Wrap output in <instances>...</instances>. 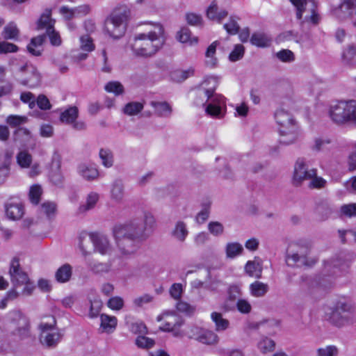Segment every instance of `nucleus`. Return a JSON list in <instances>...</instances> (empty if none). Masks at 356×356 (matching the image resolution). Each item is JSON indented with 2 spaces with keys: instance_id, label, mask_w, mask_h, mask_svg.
I'll return each mask as SVG.
<instances>
[{
  "instance_id": "f257e3e1",
  "label": "nucleus",
  "mask_w": 356,
  "mask_h": 356,
  "mask_svg": "<svg viewBox=\"0 0 356 356\" xmlns=\"http://www.w3.org/2000/svg\"><path fill=\"white\" fill-rule=\"evenodd\" d=\"M113 234L119 251L123 257L134 254L139 248V243L147 238L144 229L139 227L136 222L115 225Z\"/></svg>"
},
{
  "instance_id": "f03ea898",
  "label": "nucleus",
  "mask_w": 356,
  "mask_h": 356,
  "mask_svg": "<svg viewBox=\"0 0 356 356\" xmlns=\"http://www.w3.org/2000/svg\"><path fill=\"white\" fill-rule=\"evenodd\" d=\"M218 81L216 77L211 76L204 81L201 87L195 91L197 99L195 103L197 105L204 106L206 113L214 118H221L223 116L222 108L225 106V97L214 92Z\"/></svg>"
},
{
  "instance_id": "7ed1b4c3",
  "label": "nucleus",
  "mask_w": 356,
  "mask_h": 356,
  "mask_svg": "<svg viewBox=\"0 0 356 356\" xmlns=\"http://www.w3.org/2000/svg\"><path fill=\"white\" fill-rule=\"evenodd\" d=\"M164 41L163 28L158 24L154 31L136 35L131 44V49L137 56L149 57L162 47Z\"/></svg>"
},
{
  "instance_id": "20e7f679",
  "label": "nucleus",
  "mask_w": 356,
  "mask_h": 356,
  "mask_svg": "<svg viewBox=\"0 0 356 356\" xmlns=\"http://www.w3.org/2000/svg\"><path fill=\"white\" fill-rule=\"evenodd\" d=\"M9 67L17 81L25 86L35 88L41 82V74L37 67L21 59L10 60Z\"/></svg>"
},
{
  "instance_id": "39448f33",
  "label": "nucleus",
  "mask_w": 356,
  "mask_h": 356,
  "mask_svg": "<svg viewBox=\"0 0 356 356\" xmlns=\"http://www.w3.org/2000/svg\"><path fill=\"white\" fill-rule=\"evenodd\" d=\"M275 119L280 126V143L289 145L296 142L300 131L292 115L281 108L276 111Z\"/></svg>"
},
{
  "instance_id": "423d86ee",
  "label": "nucleus",
  "mask_w": 356,
  "mask_h": 356,
  "mask_svg": "<svg viewBox=\"0 0 356 356\" xmlns=\"http://www.w3.org/2000/svg\"><path fill=\"white\" fill-rule=\"evenodd\" d=\"M296 8V18L302 28L316 26L321 19L314 0H290Z\"/></svg>"
},
{
  "instance_id": "0eeeda50",
  "label": "nucleus",
  "mask_w": 356,
  "mask_h": 356,
  "mask_svg": "<svg viewBox=\"0 0 356 356\" xmlns=\"http://www.w3.org/2000/svg\"><path fill=\"white\" fill-rule=\"evenodd\" d=\"M310 247L306 243H296L292 244L286 253V261L288 266H312L317 260L310 257Z\"/></svg>"
},
{
  "instance_id": "6e6552de",
  "label": "nucleus",
  "mask_w": 356,
  "mask_h": 356,
  "mask_svg": "<svg viewBox=\"0 0 356 356\" xmlns=\"http://www.w3.org/2000/svg\"><path fill=\"white\" fill-rule=\"evenodd\" d=\"M7 326L12 334L21 340L31 337L30 321L20 310L14 309L8 314Z\"/></svg>"
},
{
  "instance_id": "1a4fd4ad",
  "label": "nucleus",
  "mask_w": 356,
  "mask_h": 356,
  "mask_svg": "<svg viewBox=\"0 0 356 356\" xmlns=\"http://www.w3.org/2000/svg\"><path fill=\"white\" fill-rule=\"evenodd\" d=\"M8 273L14 288L24 286L22 293L26 296H30L32 293L35 289L34 284L21 267L18 258L14 257L11 260Z\"/></svg>"
},
{
  "instance_id": "9d476101",
  "label": "nucleus",
  "mask_w": 356,
  "mask_h": 356,
  "mask_svg": "<svg viewBox=\"0 0 356 356\" xmlns=\"http://www.w3.org/2000/svg\"><path fill=\"white\" fill-rule=\"evenodd\" d=\"M356 102L339 101L330 105L329 115L337 124H350L354 116Z\"/></svg>"
},
{
  "instance_id": "9b49d317",
  "label": "nucleus",
  "mask_w": 356,
  "mask_h": 356,
  "mask_svg": "<svg viewBox=\"0 0 356 356\" xmlns=\"http://www.w3.org/2000/svg\"><path fill=\"white\" fill-rule=\"evenodd\" d=\"M49 321L42 322L39 325L41 331L40 341L43 346L49 348H53L61 341L63 334L56 328V321L55 318L49 316Z\"/></svg>"
},
{
  "instance_id": "f8f14e48",
  "label": "nucleus",
  "mask_w": 356,
  "mask_h": 356,
  "mask_svg": "<svg viewBox=\"0 0 356 356\" xmlns=\"http://www.w3.org/2000/svg\"><path fill=\"white\" fill-rule=\"evenodd\" d=\"M126 19L125 12H114L106 18L104 23V29L110 37L113 39H119L124 35L126 31L124 24Z\"/></svg>"
},
{
  "instance_id": "ddd939ff",
  "label": "nucleus",
  "mask_w": 356,
  "mask_h": 356,
  "mask_svg": "<svg viewBox=\"0 0 356 356\" xmlns=\"http://www.w3.org/2000/svg\"><path fill=\"white\" fill-rule=\"evenodd\" d=\"M353 307L349 303L338 302L329 316V321L334 325L341 327L351 321Z\"/></svg>"
},
{
  "instance_id": "4468645a",
  "label": "nucleus",
  "mask_w": 356,
  "mask_h": 356,
  "mask_svg": "<svg viewBox=\"0 0 356 356\" xmlns=\"http://www.w3.org/2000/svg\"><path fill=\"white\" fill-rule=\"evenodd\" d=\"M46 35L49 36L52 45L58 46L60 44L61 40L60 35L53 28L49 31H47L46 34L38 35L31 40L30 43L27 45V50L31 55L39 56L42 54L43 50L42 46L45 40Z\"/></svg>"
},
{
  "instance_id": "2eb2a0df",
  "label": "nucleus",
  "mask_w": 356,
  "mask_h": 356,
  "mask_svg": "<svg viewBox=\"0 0 356 356\" xmlns=\"http://www.w3.org/2000/svg\"><path fill=\"white\" fill-rule=\"evenodd\" d=\"M162 318L165 319L164 323L161 329L165 332H172L173 335L176 337H183V332L179 327L184 324V320L175 313L166 312L162 316H159L157 320L159 321Z\"/></svg>"
},
{
  "instance_id": "dca6fc26",
  "label": "nucleus",
  "mask_w": 356,
  "mask_h": 356,
  "mask_svg": "<svg viewBox=\"0 0 356 356\" xmlns=\"http://www.w3.org/2000/svg\"><path fill=\"white\" fill-rule=\"evenodd\" d=\"M316 175V169H309L306 161L302 158H299L294 165L293 184L300 185L302 181L310 179Z\"/></svg>"
},
{
  "instance_id": "f3484780",
  "label": "nucleus",
  "mask_w": 356,
  "mask_h": 356,
  "mask_svg": "<svg viewBox=\"0 0 356 356\" xmlns=\"http://www.w3.org/2000/svg\"><path fill=\"white\" fill-rule=\"evenodd\" d=\"M191 332L193 334L189 337L195 339L202 343L214 345L218 342V337L213 331L193 327Z\"/></svg>"
},
{
  "instance_id": "a211bd4d",
  "label": "nucleus",
  "mask_w": 356,
  "mask_h": 356,
  "mask_svg": "<svg viewBox=\"0 0 356 356\" xmlns=\"http://www.w3.org/2000/svg\"><path fill=\"white\" fill-rule=\"evenodd\" d=\"M61 158L58 154L52 156V164L49 175V181L55 186L60 187L64 182V177L60 170Z\"/></svg>"
},
{
  "instance_id": "6ab92c4d",
  "label": "nucleus",
  "mask_w": 356,
  "mask_h": 356,
  "mask_svg": "<svg viewBox=\"0 0 356 356\" xmlns=\"http://www.w3.org/2000/svg\"><path fill=\"white\" fill-rule=\"evenodd\" d=\"M89 236L95 251L101 254H107L111 252L112 246L106 236L97 233H90Z\"/></svg>"
},
{
  "instance_id": "aec40b11",
  "label": "nucleus",
  "mask_w": 356,
  "mask_h": 356,
  "mask_svg": "<svg viewBox=\"0 0 356 356\" xmlns=\"http://www.w3.org/2000/svg\"><path fill=\"white\" fill-rule=\"evenodd\" d=\"M13 138L15 141L19 142L23 146H29L32 144V147L35 146V139L31 131L26 127H18L13 132Z\"/></svg>"
},
{
  "instance_id": "412c9836",
  "label": "nucleus",
  "mask_w": 356,
  "mask_h": 356,
  "mask_svg": "<svg viewBox=\"0 0 356 356\" xmlns=\"http://www.w3.org/2000/svg\"><path fill=\"white\" fill-rule=\"evenodd\" d=\"M111 199L116 202H122L125 195V188L123 181L120 179L115 180L111 185Z\"/></svg>"
},
{
  "instance_id": "4be33fe9",
  "label": "nucleus",
  "mask_w": 356,
  "mask_h": 356,
  "mask_svg": "<svg viewBox=\"0 0 356 356\" xmlns=\"http://www.w3.org/2000/svg\"><path fill=\"white\" fill-rule=\"evenodd\" d=\"M334 210V207L330 202L322 200L316 204L315 213L320 220H325L331 216Z\"/></svg>"
},
{
  "instance_id": "5701e85b",
  "label": "nucleus",
  "mask_w": 356,
  "mask_h": 356,
  "mask_svg": "<svg viewBox=\"0 0 356 356\" xmlns=\"http://www.w3.org/2000/svg\"><path fill=\"white\" fill-rule=\"evenodd\" d=\"M5 209L6 216L13 220L21 219L24 213V207L20 203L7 202Z\"/></svg>"
},
{
  "instance_id": "b1692460",
  "label": "nucleus",
  "mask_w": 356,
  "mask_h": 356,
  "mask_svg": "<svg viewBox=\"0 0 356 356\" xmlns=\"http://www.w3.org/2000/svg\"><path fill=\"white\" fill-rule=\"evenodd\" d=\"M67 12L70 14V15L67 16V19L70 20L73 17H79L88 15L90 12V7L87 4L81 5L72 8H69L67 6L60 7V13H65Z\"/></svg>"
},
{
  "instance_id": "393cba45",
  "label": "nucleus",
  "mask_w": 356,
  "mask_h": 356,
  "mask_svg": "<svg viewBox=\"0 0 356 356\" xmlns=\"http://www.w3.org/2000/svg\"><path fill=\"white\" fill-rule=\"evenodd\" d=\"M100 321L99 329L102 332L111 333L117 326L118 320L115 316L102 314L100 315Z\"/></svg>"
},
{
  "instance_id": "a878e982",
  "label": "nucleus",
  "mask_w": 356,
  "mask_h": 356,
  "mask_svg": "<svg viewBox=\"0 0 356 356\" xmlns=\"http://www.w3.org/2000/svg\"><path fill=\"white\" fill-rule=\"evenodd\" d=\"M218 45L219 42L216 40L207 47L205 52V65L207 67L213 68L217 66L218 58L216 57V52Z\"/></svg>"
},
{
  "instance_id": "bb28decb",
  "label": "nucleus",
  "mask_w": 356,
  "mask_h": 356,
  "mask_svg": "<svg viewBox=\"0 0 356 356\" xmlns=\"http://www.w3.org/2000/svg\"><path fill=\"white\" fill-rule=\"evenodd\" d=\"M171 235L178 241L184 242L188 235L186 222L181 220L177 221L171 232Z\"/></svg>"
},
{
  "instance_id": "cd10ccee",
  "label": "nucleus",
  "mask_w": 356,
  "mask_h": 356,
  "mask_svg": "<svg viewBox=\"0 0 356 356\" xmlns=\"http://www.w3.org/2000/svg\"><path fill=\"white\" fill-rule=\"evenodd\" d=\"M51 10H46L40 16L37 23V29L38 30L46 29L47 31H49L54 26L55 21L51 19Z\"/></svg>"
},
{
  "instance_id": "c85d7f7f",
  "label": "nucleus",
  "mask_w": 356,
  "mask_h": 356,
  "mask_svg": "<svg viewBox=\"0 0 356 356\" xmlns=\"http://www.w3.org/2000/svg\"><path fill=\"white\" fill-rule=\"evenodd\" d=\"M112 264L110 261L106 262H100L92 261L88 264L89 270L94 274L102 275L108 273L111 271Z\"/></svg>"
},
{
  "instance_id": "c756f323",
  "label": "nucleus",
  "mask_w": 356,
  "mask_h": 356,
  "mask_svg": "<svg viewBox=\"0 0 356 356\" xmlns=\"http://www.w3.org/2000/svg\"><path fill=\"white\" fill-rule=\"evenodd\" d=\"M150 105L154 108L155 113L158 116L168 118L171 115L172 109L168 102L152 101L150 102Z\"/></svg>"
},
{
  "instance_id": "7c9ffc66",
  "label": "nucleus",
  "mask_w": 356,
  "mask_h": 356,
  "mask_svg": "<svg viewBox=\"0 0 356 356\" xmlns=\"http://www.w3.org/2000/svg\"><path fill=\"white\" fill-rule=\"evenodd\" d=\"M79 173L88 181L95 180L99 177V171L96 168L85 164L79 166Z\"/></svg>"
},
{
  "instance_id": "2f4dec72",
  "label": "nucleus",
  "mask_w": 356,
  "mask_h": 356,
  "mask_svg": "<svg viewBox=\"0 0 356 356\" xmlns=\"http://www.w3.org/2000/svg\"><path fill=\"white\" fill-rule=\"evenodd\" d=\"M225 254L227 259H234L243 252V245L238 242H229L225 245Z\"/></svg>"
},
{
  "instance_id": "473e14b6",
  "label": "nucleus",
  "mask_w": 356,
  "mask_h": 356,
  "mask_svg": "<svg viewBox=\"0 0 356 356\" xmlns=\"http://www.w3.org/2000/svg\"><path fill=\"white\" fill-rule=\"evenodd\" d=\"M268 290V285L259 281H255L250 285V294L256 298L264 296Z\"/></svg>"
},
{
  "instance_id": "72a5a7b5",
  "label": "nucleus",
  "mask_w": 356,
  "mask_h": 356,
  "mask_svg": "<svg viewBox=\"0 0 356 356\" xmlns=\"http://www.w3.org/2000/svg\"><path fill=\"white\" fill-rule=\"evenodd\" d=\"M177 39L181 43H187L189 45L197 44L198 38L197 37H191V33L188 28L184 27L177 33Z\"/></svg>"
},
{
  "instance_id": "f704fd0d",
  "label": "nucleus",
  "mask_w": 356,
  "mask_h": 356,
  "mask_svg": "<svg viewBox=\"0 0 356 356\" xmlns=\"http://www.w3.org/2000/svg\"><path fill=\"white\" fill-rule=\"evenodd\" d=\"M227 12L226 10H222L218 12V6L216 2L213 1L207 9V17L212 20H216L220 22L225 17L227 16Z\"/></svg>"
},
{
  "instance_id": "c9c22d12",
  "label": "nucleus",
  "mask_w": 356,
  "mask_h": 356,
  "mask_svg": "<svg viewBox=\"0 0 356 356\" xmlns=\"http://www.w3.org/2000/svg\"><path fill=\"white\" fill-rule=\"evenodd\" d=\"M245 271L251 277H261L262 266L256 261H248L245 266Z\"/></svg>"
},
{
  "instance_id": "e433bc0d",
  "label": "nucleus",
  "mask_w": 356,
  "mask_h": 356,
  "mask_svg": "<svg viewBox=\"0 0 356 356\" xmlns=\"http://www.w3.org/2000/svg\"><path fill=\"white\" fill-rule=\"evenodd\" d=\"M340 10L350 17L355 18L353 19V23L356 26V0H345L339 6Z\"/></svg>"
},
{
  "instance_id": "4c0bfd02",
  "label": "nucleus",
  "mask_w": 356,
  "mask_h": 356,
  "mask_svg": "<svg viewBox=\"0 0 356 356\" xmlns=\"http://www.w3.org/2000/svg\"><path fill=\"white\" fill-rule=\"evenodd\" d=\"M72 267L70 264H64L60 266L56 272V280L60 283H64L70 280L72 276Z\"/></svg>"
},
{
  "instance_id": "58836bf2",
  "label": "nucleus",
  "mask_w": 356,
  "mask_h": 356,
  "mask_svg": "<svg viewBox=\"0 0 356 356\" xmlns=\"http://www.w3.org/2000/svg\"><path fill=\"white\" fill-rule=\"evenodd\" d=\"M79 111L77 107L71 106L61 113L60 120L66 124H72L78 117Z\"/></svg>"
},
{
  "instance_id": "ea45409f",
  "label": "nucleus",
  "mask_w": 356,
  "mask_h": 356,
  "mask_svg": "<svg viewBox=\"0 0 356 356\" xmlns=\"http://www.w3.org/2000/svg\"><path fill=\"white\" fill-rule=\"evenodd\" d=\"M250 42L257 47H266L270 45L271 40L266 34L254 33L251 37Z\"/></svg>"
},
{
  "instance_id": "a19ab883",
  "label": "nucleus",
  "mask_w": 356,
  "mask_h": 356,
  "mask_svg": "<svg viewBox=\"0 0 356 356\" xmlns=\"http://www.w3.org/2000/svg\"><path fill=\"white\" fill-rule=\"evenodd\" d=\"M19 35V30L14 22L7 24L2 32V35L6 40H17Z\"/></svg>"
},
{
  "instance_id": "79ce46f5",
  "label": "nucleus",
  "mask_w": 356,
  "mask_h": 356,
  "mask_svg": "<svg viewBox=\"0 0 356 356\" xmlns=\"http://www.w3.org/2000/svg\"><path fill=\"white\" fill-rule=\"evenodd\" d=\"M212 321L215 323L216 330L217 332L225 331L228 328L229 322L228 320L223 318L220 313L213 312L211 315Z\"/></svg>"
},
{
  "instance_id": "37998d69",
  "label": "nucleus",
  "mask_w": 356,
  "mask_h": 356,
  "mask_svg": "<svg viewBox=\"0 0 356 356\" xmlns=\"http://www.w3.org/2000/svg\"><path fill=\"white\" fill-rule=\"evenodd\" d=\"M17 164L22 168H28L31 167L33 158L30 153L26 150L19 152L16 156Z\"/></svg>"
},
{
  "instance_id": "c03bdc74",
  "label": "nucleus",
  "mask_w": 356,
  "mask_h": 356,
  "mask_svg": "<svg viewBox=\"0 0 356 356\" xmlns=\"http://www.w3.org/2000/svg\"><path fill=\"white\" fill-rule=\"evenodd\" d=\"M194 74V70L193 68H188L187 70H177L171 73V79L175 82H182L191 77Z\"/></svg>"
},
{
  "instance_id": "a18cd8bd",
  "label": "nucleus",
  "mask_w": 356,
  "mask_h": 356,
  "mask_svg": "<svg viewBox=\"0 0 356 356\" xmlns=\"http://www.w3.org/2000/svg\"><path fill=\"white\" fill-rule=\"evenodd\" d=\"M99 194L95 192H90L86 198L85 204L79 207V211L83 213L93 209L99 200Z\"/></svg>"
},
{
  "instance_id": "49530a36",
  "label": "nucleus",
  "mask_w": 356,
  "mask_h": 356,
  "mask_svg": "<svg viewBox=\"0 0 356 356\" xmlns=\"http://www.w3.org/2000/svg\"><path fill=\"white\" fill-rule=\"evenodd\" d=\"M144 108L143 103L138 102H131L127 103L123 108L122 111L127 115H136L138 114Z\"/></svg>"
},
{
  "instance_id": "de8ad7c7",
  "label": "nucleus",
  "mask_w": 356,
  "mask_h": 356,
  "mask_svg": "<svg viewBox=\"0 0 356 356\" xmlns=\"http://www.w3.org/2000/svg\"><path fill=\"white\" fill-rule=\"evenodd\" d=\"M257 347L262 353L266 354L275 350V343L271 339L264 337L259 341Z\"/></svg>"
},
{
  "instance_id": "09e8293b",
  "label": "nucleus",
  "mask_w": 356,
  "mask_h": 356,
  "mask_svg": "<svg viewBox=\"0 0 356 356\" xmlns=\"http://www.w3.org/2000/svg\"><path fill=\"white\" fill-rule=\"evenodd\" d=\"M28 122L25 115H10L6 119V122L12 128L20 127Z\"/></svg>"
},
{
  "instance_id": "8fccbe9b",
  "label": "nucleus",
  "mask_w": 356,
  "mask_h": 356,
  "mask_svg": "<svg viewBox=\"0 0 356 356\" xmlns=\"http://www.w3.org/2000/svg\"><path fill=\"white\" fill-rule=\"evenodd\" d=\"M134 222H135V221ZM136 223L139 227H142L144 229V232L147 238L150 231H152L154 227L156 222L154 216L150 213L145 212L144 213V225H139L137 222H136Z\"/></svg>"
},
{
  "instance_id": "3c124183",
  "label": "nucleus",
  "mask_w": 356,
  "mask_h": 356,
  "mask_svg": "<svg viewBox=\"0 0 356 356\" xmlns=\"http://www.w3.org/2000/svg\"><path fill=\"white\" fill-rule=\"evenodd\" d=\"M339 348L334 345L320 347L316 350V356H338Z\"/></svg>"
},
{
  "instance_id": "603ef678",
  "label": "nucleus",
  "mask_w": 356,
  "mask_h": 356,
  "mask_svg": "<svg viewBox=\"0 0 356 356\" xmlns=\"http://www.w3.org/2000/svg\"><path fill=\"white\" fill-rule=\"evenodd\" d=\"M99 158L102 165L106 168H111L113 165V154L108 149H101L99 150Z\"/></svg>"
},
{
  "instance_id": "864d4df0",
  "label": "nucleus",
  "mask_w": 356,
  "mask_h": 356,
  "mask_svg": "<svg viewBox=\"0 0 356 356\" xmlns=\"http://www.w3.org/2000/svg\"><path fill=\"white\" fill-rule=\"evenodd\" d=\"M42 193V189L38 184H34L31 186L29 190V199L31 203L38 204L40 200V197Z\"/></svg>"
},
{
  "instance_id": "5fc2aeb1",
  "label": "nucleus",
  "mask_w": 356,
  "mask_h": 356,
  "mask_svg": "<svg viewBox=\"0 0 356 356\" xmlns=\"http://www.w3.org/2000/svg\"><path fill=\"white\" fill-rule=\"evenodd\" d=\"M104 89L106 92L114 93L115 95L124 92V87L119 81H109L104 86Z\"/></svg>"
},
{
  "instance_id": "6e6d98bb",
  "label": "nucleus",
  "mask_w": 356,
  "mask_h": 356,
  "mask_svg": "<svg viewBox=\"0 0 356 356\" xmlns=\"http://www.w3.org/2000/svg\"><path fill=\"white\" fill-rule=\"evenodd\" d=\"M103 306V302L99 299H94L90 301L89 316L96 318L99 315Z\"/></svg>"
},
{
  "instance_id": "4d7b16f0",
  "label": "nucleus",
  "mask_w": 356,
  "mask_h": 356,
  "mask_svg": "<svg viewBox=\"0 0 356 356\" xmlns=\"http://www.w3.org/2000/svg\"><path fill=\"white\" fill-rule=\"evenodd\" d=\"M154 341L152 339L145 336H138L136 339V345L140 348L149 349L154 346Z\"/></svg>"
},
{
  "instance_id": "13d9d810",
  "label": "nucleus",
  "mask_w": 356,
  "mask_h": 356,
  "mask_svg": "<svg viewBox=\"0 0 356 356\" xmlns=\"http://www.w3.org/2000/svg\"><path fill=\"white\" fill-rule=\"evenodd\" d=\"M56 211V205L54 202H44L40 207V212L45 214L49 218L54 216Z\"/></svg>"
},
{
  "instance_id": "bf43d9fd",
  "label": "nucleus",
  "mask_w": 356,
  "mask_h": 356,
  "mask_svg": "<svg viewBox=\"0 0 356 356\" xmlns=\"http://www.w3.org/2000/svg\"><path fill=\"white\" fill-rule=\"evenodd\" d=\"M154 299V297L152 295L145 293L139 297L136 298L133 300V303L137 307H142L145 305L152 302Z\"/></svg>"
},
{
  "instance_id": "052dcab7",
  "label": "nucleus",
  "mask_w": 356,
  "mask_h": 356,
  "mask_svg": "<svg viewBox=\"0 0 356 356\" xmlns=\"http://www.w3.org/2000/svg\"><path fill=\"white\" fill-rule=\"evenodd\" d=\"M330 143L328 138H316L314 140V144L311 146L313 151L320 152L324 150L327 145Z\"/></svg>"
},
{
  "instance_id": "680f3d73",
  "label": "nucleus",
  "mask_w": 356,
  "mask_h": 356,
  "mask_svg": "<svg viewBox=\"0 0 356 356\" xmlns=\"http://www.w3.org/2000/svg\"><path fill=\"white\" fill-rule=\"evenodd\" d=\"M341 213L348 218L356 216V203L343 204L340 208Z\"/></svg>"
},
{
  "instance_id": "e2e57ef3",
  "label": "nucleus",
  "mask_w": 356,
  "mask_h": 356,
  "mask_svg": "<svg viewBox=\"0 0 356 356\" xmlns=\"http://www.w3.org/2000/svg\"><path fill=\"white\" fill-rule=\"evenodd\" d=\"M208 229L213 236H218L224 232V227L218 221H212L208 224Z\"/></svg>"
},
{
  "instance_id": "0e129e2a",
  "label": "nucleus",
  "mask_w": 356,
  "mask_h": 356,
  "mask_svg": "<svg viewBox=\"0 0 356 356\" xmlns=\"http://www.w3.org/2000/svg\"><path fill=\"white\" fill-rule=\"evenodd\" d=\"M277 58L282 62L290 63L295 60L294 54L289 49H282L276 54Z\"/></svg>"
},
{
  "instance_id": "69168bd1",
  "label": "nucleus",
  "mask_w": 356,
  "mask_h": 356,
  "mask_svg": "<svg viewBox=\"0 0 356 356\" xmlns=\"http://www.w3.org/2000/svg\"><path fill=\"white\" fill-rule=\"evenodd\" d=\"M356 56V47L354 45H349L343 52V60L347 63L350 64L353 58Z\"/></svg>"
},
{
  "instance_id": "338daca9",
  "label": "nucleus",
  "mask_w": 356,
  "mask_h": 356,
  "mask_svg": "<svg viewBox=\"0 0 356 356\" xmlns=\"http://www.w3.org/2000/svg\"><path fill=\"white\" fill-rule=\"evenodd\" d=\"M81 49L85 51H92L95 49V45L89 35H83L80 38Z\"/></svg>"
},
{
  "instance_id": "774afa93",
  "label": "nucleus",
  "mask_w": 356,
  "mask_h": 356,
  "mask_svg": "<svg viewBox=\"0 0 356 356\" xmlns=\"http://www.w3.org/2000/svg\"><path fill=\"white\" fill-rule=\"evenodd\" d=\"M107 305L113 310H120L124 306V300L120 296H115L108 300Z\"/></svg>"
}]
</instances>
